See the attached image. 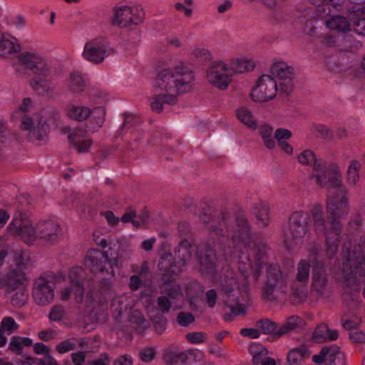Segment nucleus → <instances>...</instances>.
Segmentation results:
<instances>
[{"mask_svg":"<svg viewBox=\"0 0 365 365\" xmlns=\"http://www.w3.org/2000/svg\"><path fill=\"white\" fill-rule=\"evenodd\" d=\"M26 274L19 269H11L4 276L0 277V289H4L5 297L25 285Z\"/></svg>","mask_w":365,"mask_h":365,"instance_id":"obj_24","label":"nucleus"},{"mask_svg":"<svg viewBox=\"0 0 365 365\" xmlns=\"http://www.w3.org/2000/svg\"><path fill=\"white\" fill-rule=\"evenodd\" d=\"M31 108V100L29 98H24L12 117L20 121L21 130L26 132V135L30 142L41 145L48 138L49 126L44 117L38 114L30 116L29 113Z\"/></svg>","mask_w":365,"mask_h":365,"instance_id":"obj_5","label":"nucleus"},{"mask_svg":"<svg viewBox=\"0 0 365 365\" xmlns=\"http://www.w3.org/2000/svg\"><path fill=\"white\" fill-rule=\"evenodd\" d=\"M299 160H317L319 156L315 151L310 148H305L302 150L297 156Z\"/></svg>","mask_w":365,"mask_h":365,"instance_id":"obj_59","label":"nucleus"},{"mask_svg":"<svg viewBox=\"0 0 365 365\" xmlns=\"http://www.w3.org/2000/svg\"><path fill=\"white\" fill-rule=\"evenodd\" d=\"M326 26L331 30L344 33L350 30V24L346 17L336 16L326 21Z\"/></svg>","mask_w":365,"mask_h":365,"instance_id":"obj_37","label":"nucleus"},{"mask_svg":"<svg viewBox=\"0 0 365 365\" xmlns=\"http://www.w3.org/2000/svg\"><path fill=\"white\" fill-rule=\"evenodd\" d=\"M115 259H111L106 252L97 249H91L88 251L85 263L93 272H104L113 276V265L115 264Z\"/></svg>","mask_w":365,"mask_h":365,"instance_id":"obj_21","label":"nucleus"},{"mask_svg":"<svg viewBox=\"0 0 365 365\" xmlns=\"http://www.w3.org/2000/svg\"><path fill=\"white\" fill-rule=\"evenodd\" d=\"M38 338L44 341H48L56 338V332L52 329H46L38 333Z\"/></svg>","mask_w":365,"mask_h":365,"instance_id":"obj_60","label":"nucleus"},{"mask_svg":"<svg viewBox=\"0 0 365 365\" xmlns=\"http://www.w3.org/2000/svg\"><path fill=\"white\" fill-rule=\"evenodd\" d=\"M361 165L359 161H352L347 170L346 181L351 186H355L359 180V171Z\"/></svg>","mask_w":365,"mask_h":365,"instance_id":"obj_43","label":"nucleus"},{"mask_svg":"<svg viewBox=\"0 0 365 365\" xmlns=\"http://www.w3.org/2000/svg\"><path fill=\"white\" fill-rule=\"evenodd\" d=\"M311 294L317 297L327 298L331 294L328 275L324 265H314L312 276Z\"/></svg>","mask_w":365,"mask_h":365,"instance_id":"obj_23","label":"nucleus"},{"mask_svg":"<svg viewBox=\"0 0 365 365\" xmlns=\"http://www.w3.org/2000/svg\"><path fill=\"white\" fill-rule=\"evenodd\" d=\"M33 363L36 365H58L56 361L48 355L45 356L43 359H36Z\"/></svg>","mask_w":365,"mask_h":365,"instance_id":"obj_64","label":"nucleus"},{"mask_svg":"<svg viewBox=\"0 0 365 365\" xmlns=\"http://www.w3.org/2000/svg\"><path fill=\"white\" fill-rule=\"evenodd\" d=\"M66 115L69 118L78 122L85 121L90 118L86 127L90 131L96 132L104 123L106 110L101 106L91 109L86 106L71 103L66 108Z\"/></svg>","mask_w":365,"mask_h":365,"instance_id":"obj_10","label":"nucleus"},{"mask_svg":"<svg viewBox=\"0 0 365 365\" xmlns=\"http://www.w3.org/2000/svg\"><path fill=\"white\" fill-rule=\"evenodd\" d=\"M177 322L182 327H187L195 322V317L190 312H182L178 314Z\"/></svg>","mask_w":365,"mask_h":365,"instance_id":"obj_53","label":"nucleus"},{"mask_svg":"<svg viewBox=\"0 0 365 365\" xmlns=\"http://www.w3.org/2000/svg\"><path fill=\"white\" fill-rule=\"evenodd\" d=\"M303 165H309V161H303ZM310 165L313 167L314 171L309 176L310 179L315 178L317 184L320 187H324L327 184V178L328 190L339 189L338 194H340V190L345 187L342 185V177L336 164L331 163L327 166L324 161H313Z\"/></svg>","mask_w":365,"mask_h":365,"instance_id":"obj_11","label":"nucleus"},{"mask_svg":"<svg viewBox=\"0 0 365 365\" xmlns=\"http://www.w3.org/2000/svg\"><path fill=\"white\" fill-rule=\"evenodd\" d=\"M336 351L337 349L331 351V349L330 347L324 346L321 349L319 354H316L312 356V361L316 364H321L324 361L327 355H329L330 352H331L330 354V356H331L333 354H334L335 352H336Z\"/></svg>","mask_w":365,"mask_h":365,"instance_id":"obj_52","label":"nucleus"},{"mask_svg":"<svg viewBox=\"0 0 365 365\" xmlns=\"http://www.w3.org/2000/svg\"><path fill=\"white\" fill-rule=\"evenodd\" d=\"M197 256L202 272L211 273L215 270L217 258L215 251L210 245L200 246L197 249Z\"/></svg>","mask_w":365,"mask_h":365,"instance_id":"obj_25","label":"nucleus"},{"mask_svg":"<svg viewBox=\"0 0 365 365\" xmlns=\"http://www.w3.org/2000/svg\"><path fill=\"white\" fill-rule=\"evenodd\" d=\"M271 76L274 78L279 86V94L287 96L294 88V68L284 61L273 63L270 69Z\"/></svg>","mask_w":365,"mask_h":365,"instance_id":"obj_18","label":"nucleus"},{"mask_svg":"<svg viewBox=\"0 0 365 365\" xmlns=\"http://www.w3.org/2000/svg\"><path fill=\"white\" fill-rule=\"evenodd\" d=\"M232 76L228 71L225 60L215 61L207 68L206 79L207 82L217 89L226 90L232 81Z\"/></svg>","mask_w":365,"mask_h":365,"instance_id":"obj_17","label":"nucleus"},{"mask_svg":"<svg viewBox=\"0 0 365 365\" xmlns=\"http://www.w3.org/2000/svg\"><path fill=\"white\" fill-rule=\"evenodd\" d=\"M148 314L155 329L160 333L163 332L166 328V318L162 314L155 313V309L149 310Z\"/></svg>","mask_w":365,"mask_h":365,"instance_id":"obj_45","label":"nucleus"},{"mask_svg":"<svg viewBox=\"0 0 365 365\" xmlns=\"http://www.w3.org/2000/svg\"><path fill=\"white\" fill-rule=\"evenodd\" d=\"M230 214L223 211L220 215H202L201 222L208 235L217 240V249L226 261L237 257L238 270L247 275L255 270V278H259L262 269L269 260L270 249L264 241L254 242L250 225L247 219L238 217L235 227L230 225Z\"/></svg>","mask_w":365,"mask_h":365,"instance_id":"obj_1","label":"nucleus"},{"mask_svg":"<svg viewBox=\"0 0 365 365\" xmlns=\"http://www.w3.org/2000/svg\"><path fill=\"white\" fill-rule=\"evenodd\" d=\"M195 247L187 240L180 242L173 256L170 253L163 255L158 262V268L164 282H169L178 275L186 263L192 258Z\"/></svg>","mask_w":365,"mask_h":365,"instance_id":"obj_7","label":"nucleus"},{"mask_svg":"<svg viewBox=\"0 0 365 365\" xmlns=\"http://www.w3.org/2000/svg\"><path fill=\"white\" fill-rule=\"evenodd\" d=\"M339 272L344 288L358 290L365 279V250L361 244L343 252Z\"/></svg>","mask_w":365,"mask_h":365,"instance_id":"obj_4","label":"nucleus"},{"mask_svg":"<svg viewBox=\"0 0 365 365\" xmlns=\"http://www.w3.org/2000/svg\"><path fill=\"white\" fill-rule=\"evenodd\" d=\"M195 79V71L187 62L180 59H170L158 73L155 87L159 93L150 101L152 110L160 113L165 105H174L177 97L190 91Z\"/></svg>","mask_w":365,"mask_h":365,"instance_id":"obj_2","label":"nucleus"},{"mask_svg":"<svg viewBox=\"0 0 365 365\" xmlns=\"http://www.w3.org/2000/svg\"><path fill=\"white\" fill-rule=\"evenodd\" d=\"M190 54L201 61H205L211 58L210 52L202 47H195L192 48L190 51Z\"/></svg>","mask_w":365,"mask_h":365,"instance_id":"obj_54","label":"nucleus"},{"mask_svg":"<svg viewBox=\"0 0 365 365\" xmlns=\"http://www.w3.org/2000/svg\"><path fill=\"white\" fill-rule=\"evenodd\" d=\"M32 344V340L29 337L14 336L11 338L9 349L11 352L21 355L23 348L31 346Z\"/></svg>","mask_w":365,"mask_h":365,"instance_id":"obj_38","label":"nucleus"},{"mask_svg":"<svg viewBox=\"0 0 365 365\" xmlns=\"http://www.w3.org/2000/svg\"><path fill=\"white\" fill-rule=\"evenodd\" d=\"M29 294L26 285L15 289L14 292L9 294L7 297L10 298L11 303L14 307H21L24 306L28 300Z\"/></svg>","mask_w":365,"mask_h":365,"instance_id":"obj_39","label":"nucleus"},{"mask_svg":"<svg viewBox=\"0 0 365 365\" xmlns=\"http://www.w3.org/2000/svg\"><path fill=\"white\" fill-rule=\"evenodd\" d=\"M172 305V301L167 296H160L157 299L156 307L153 309L155 310V313L165 314L168 313L170 310Z\"/></svg>","mask_w":365,"mask_h":365,"instance_id":"obj_48","label":"nucleus"},{"mask_svg":"<svg viewBox=\"0 0 365 365\" xmlns=\"http://www.w3.org/2000/svg\"><path fill=\"white\" fill-rule=\"evenodd\" d=\"M217 294L214 289H209L205 293V302L210 308H213L217 303Z\"/></svg>","mask_w":365,"mask_h":365,"instance_id":"obj_58","label":"nucleus"},{"mask_svg":"<svg viewBox=\"0 0 365 365\" xmlns=\"http://www.w3.org/2000/svg\"><path fill=\"white\" fill-rule=\"evenodd\" d=\"M7 229L10 233L20 237L28 244L37 239V225L34 227L31 220L25 215L14 217Z\"/></svg>","mask_w":365,"mask_h":365,"instance_id":"obj_22","label":"nucleus"},{"mask_svg":"<svg viewBox=\"0 0 365 365\" xmlns=\"http://www.w3.org/2000/svg\"><path fill=\"white\" fill-rule=\"evenodd\" d=\"M314 131L319 134V136L324 139H330L332 137L331 130L327 126L319 124L314 125Z\"/></svg>","mask_w":365,"mask_h":365,"instance_id":"obj_61","label":"nucleus"},{"mask_svg":"<svg viewBox=\"0 0 365 365\" xmlns=\"http://www.w3.org/2000/svg\"><path fill=\"white\" fill-rule=\"evenodd\" d=\"M111 50L103 37H97L88 41L83 48L82 56L84 59L98 64L110 55Z\"/></svg>","mask_w":365,"mask_h":365,"instance_id":"obj_20","label":"nucleus"},{"mask_svg":"<svg viewBox=\"0 0 365 365\" xmlns=\"http://www.w3.org/2000/svg\"><path fill=\"white\" fill-rule=\"evenodd\" d=\"M259 134L263 143L269 149H273L275 147V140L272 136L273 128L267 124L263 125L259 130Z\"/></svg>","mask_w":365,"mask_h":365,"instance_id":"obj_41","label":"nucleus"},{"mask_svg":"<svg viewBox=\"0 0 365 365\" xmlns=\"http://www.w3.org/2000/svg\"><path fill=\"white\" fill-rule=\"evenodd\" d=\"M310 215L305 212H295L289 217L287 229L284 230V243L288 249L302 243L309 232Z\"/></svg>","mask_w":365,"mask_h":365,"instance_id":"obj_12","label":"nucleus"},{"mask_svg":"<svg viewBox=\"0 0 365 365\" xmlns=\"http://www.w3.org/2000/svg\"><path fill=\"white\" fill-rule=\"evenodd\" d=\"M277 93H279V90L274 78L270 75H262L258 78L250 96L254 102L266 103L275 98Z\"/></svg>","mask_w":365,"mask_h":365,"instance_id":"obj_16","label":"nucleus"},{"mask_svg":"<svg viewBox=\"0 0 365 365\" xmlns=\"http://www.w3.org/2000/svg\"><path fill=\"white\" fill-rule=\"evenodd\" d=\"M232 76L235 74L248 73L254 70L256 63L252 58L240 57L225 60Z\"/></svg>","mask_w":365,"mask_h":365,"instance_id":"obj_27","label":"nucleus"},{"mask_svg":"<svg viewBox=\"0 0 365 365\" xmlns=\"http://www.w3.org/2000/svg\"><path fill=\"white\" fill-rule=\"evenodd\" d=\"M310 215L312 218L314 232L317 235H323L325 236L326 255L329 259H332L338 252L341 235H337L334 241L336 245V250L334 252L333 255L329 254L328 252L329 245L327 243V236L329 235H332V236L335 235V232L334 230L331 229V225L329 220H326L325 219L322 205L319 203L313 205L310 210Z\"/></svg>","mask_w":365,"mask_h":365,"instance_id":"obj_14","label":"nucleus"},{"mask_svg":"<svg viewBox=\"0 0 365 365\" xmlns=\"http://www.w3.org/2000/svg\"><path fill=\"white\" fill-rule=\"evenodd\" d=\"M144 19L145 11L142 8L120 5L113 8L109 21L113 26L129 28L140 25Z\"/></svg>","mask_w":365,"mask_h":365,"instance_id":"obj_13","label":"nucleus"},{"mask_svg":"<svg viewBox=\"0 0 365 365\" xmlns=\"http://www.w3.org/2000/svg\"><path fill=\"white\" fill-rule=\"evenodd\" d=\"M19 326L15 319L11 317H4L0 325V331L9 335L19 329Z\"/></svg>","mask_w":365,"mask_h":365,"instance_id":"obj_47","label":"nucleus"},{"mask_svg":"<svg viewBox=\"0 0 365 365\" xmlns=\"http://www.w3.org/2000/svg\"><path fill=\"white\" fill-rule=\"evenodd\" d=\"M129 322L135 326V329L139 330V332H143L148 327V323L143 314L137 309L131 312L129 317Z\"/></svg>","mask_w":365,"mask_h":365,"instance_id":"obj_42","label":"nucleus"},{"mask_svg":"<svg viewBox=\"0 0 365 365\" xmlns=\"http://www.w3.org/2000/svg\"><path fill=\"white\" fill-rule=\"evenodd\" d=\"M242 276L244 277V283L241 287L232 273L227 276L222 282V292L225 297V303L229 307L231 312L236 314H245L247 304L250 301L247 278L250 274H252L255 281V270H252L247 275L243 274L240 270Z\"/></svg>","mask_w":365,"mask_h":365,"instance_id":"obj_6","label":"nucleus"},{"mask_svg":"<svg viewBox=\"0 0 365 365\" xmlns=\"http://www.w3.org/2000/svg\"><path fill=\"white\" fill-rule=\"evenodd\" d=\"M110 359L109 356L103 353L98 359L88 361V365H109Z\"/></svg>","mask_w":365,"mask_h":365,"instance_id":"obj_63","label":"nucleus"},{"mask_svg":"<svg viewBox=\"0 0 365 365\" xmlns=\"http://www.w3.org/2000/svg\"><path fill=\"white\" fill-rule=\"evenodd\" d=\"M155 356V351L152 347L143 349L140 352V357L144 362L148 363L151 361Z\"/></svg>","mask_w":365,"mask_h":365,"instance_id":"obj_57","label":"nucleus"},{"mask_svg":"<svg viewBox=\"0 0 365 365\" xmlns=\"http://www.w3.org/2000/svg\"><path fill=\"white\" fill-rule=\"evenodd\" d=\"M60 233V227L54 221H43L37 224V238L47 243L56 242Z\"/></svg>","mask_w":365,"mask_h":365,"instance_id":"obj_26","label":"nucleus"},{"mask_svg":"<svg viewBox=\"0 0 365 365\" xmlns=\"http://www.w3.org/2000/svg\"><path fill=\"white\" fill-rule=\"evenodd\" d=\"M56 282L54 276L43 274L34 280L32 297L34 302L39 306L51 304L54 298Z\"/></svg>","mask_w":365,"mask_h":365,"instance_id":"obj_15","label":"nucleus"},{"mask_svg":"<svg viewBox=\"0 0 365 365\" xmlns=\"http://www.w3.org/2000/svg\"><path fill=\"white\" fill-rule=\"evenodd\" d=\"M22 66L34 76L29 81L31 88L39 96H51L55 91L54 81L59 71L56 63L35 49L24 50L17 56L16 71L24 74Z\"/></svg>","mask_w":365,"mask_h":365,"instance_id":"obj_3","label":"nucleus"},{"mask_svg":"<svg viewBox=\"0 0 365 365\" xmlns=\"http://www.w3.org/2000/svg\"><path fill=\"white\" fill-rule=\"evenodd\" d=\"M76 344L73 339H66L56 346V350L61 354L67 353L70 351L76 349Z\"/></svg>","mask_w":365,"mask_h":365,"instance_id":"obj_51","label":"nucleus"},{"mask_svg":"<svg viewBox=\"0 0 365 365\" xmlns=\"http://www.w3.org/2000/svg\"><path fill=\"white\" fill-rule=\"evenodd\" d=\"M65 314V309L62 305H55L51 309L48 318L52 322H58L63 318Z\"/></svg>","mask_w":365,"mask_h":365,"instance_id":"obj_50","label":"nucleus"},{"mask_svg":"<svg viewBox=\"0 0 365 365\" xmlns=\"http://www.w3.org/2000/svg\"><path fill=\"white\" fill-rule=\"evenodd\" d=\"M292 137V132L286 128H277L274 132V138L277 140V143L286 141Z\"/></svg>","mask_w":365,"mask_h":365,"instance_id":"obj_56","label":"nucleus"},{"mask_svg":"<svg viewBox=\"0 0 365 365\" xmlns=\"http://www.w3.org/2000/svg\"><path fill=\"white\" fill-rule=\"evenodd\" d=\"M252 210L258 226L267 227L270 220L269 206L266 203L259 202L253 205Z\"/></svg>","mask_w":365,"mask_h":365,"instance_id":"obj_33","label":"nucleus"},{"mask_svg":"<svg viewBox=\"0 0 365 365\" xmlns=\"http://www.w3.org/2000/svg\"><path fill=\"white\" fill-rule=\"evenodd\" d=\"M18 39L9 35H0V56L9 57L21 51Z\"/></svg>","mask_w":365,"mask_h":365,"instance_id":"obj_29","label":"nucleus"},{"mask_svg":"<svg viewBox=\"0 0 365 365\" xmlns=\"http://www.w3.org/2000/svg\"><path fill=\"white\" fill-rule=\"evenodd\" d=\"M302 322V320L299 317L292 316L289 317L284 324L278 329L277 336L279 337L285 334L296 330L301 325Z\"/></svg>","mask_w":365,"mask_h":365,"instance_id":"obj_40","label":"nucleus"},{"mask_svg":"<svg viewBox=\"0 0 365 365\" xmlns=\"http://www.w3.org/2000/svg\"><path fill=\"white\" fill-rule=\"evenodd\" d=\"M307 283L293 280L290 284L289 298L295 305L304 302L307 299Z\"/></svg>","mask_w":365,"mask_h":365,"instance_id":"obj_30","label":"nucleus"},{"mask_svg":"<svg viewBox=\"0 0 365 365\" xmlns=\"http://www.w3.org/2000/svg\"><path fill=\"white\" fill-rule=\"evenodd\" d=\"M311 259H302L296 267V274L294 280L307 283L310 276Z\"/></svg>","mask_w":365,"mask_h":365,"instance_id":"obj_36","label":"nucleus"},{"mask_svg":"<svg viewBox=\"0 0 365 365\" xmlns=\"http://www.w3.org/2000/svg\"><path fill=\"white\" fill-rule=\"evenodd\" d=\"M309 355V349L306 346L302 345L289 351L287 359L289 365H299Z\"/></svg>","mask_w":365,"mask_h":365,"instance_id":"obj_35","label":"nucleus"},{"mask_svg":"<svg viewBox=\"0 0 365 365\" xmlns=\"http://www.w3.org/2000/svg\"><path fill=\"white\" fill-rule=\"evenodd\" d=\"M187 340L192 344H200L205 341L206 334L202 331H193L186 334Z\"/></svg>","mask_w":365,"mask_h":365,"instance_id":"obj_55","label":"nucleus"},{"mask_svg":"<svg viewBox=\"0 0 365 365\" xmlns=\"http://www.w3.org/2000/svg\"><path fill=\"white\" fill-rule=\"evenodd\" d=\"M340 199L338 200L329 199L327 202V208L328 213V220L331 225V229L334 230L335 235H329L327 236V243L329 245L328 252L329 254L333 255L336 250V245L334 243L335 237L337 235H341L342 230V225L339 218L344 215H346L349 212L348 207V196L347 190L346 187H342L340 190Z\"/></svg>","mask_w":365,"mask_h":365,"instance_id":"obj_8","label":"nucleus"},{"mask_svg":"<svg viewBox=\"0 0 365 365\" xmlns=\"http://www.w3.org/2000/svg\"><path fill=\"white\" fill-rule=\"evenodd\" d=\"M172 279L167 283L165 289V293L171 301L177 299L181 295V288L177 284H169ZM166 284V282H165Z\"/></svg>","mask_w":365,"mask_h":365,"instance_id":"obj_49","label":"nucleus"},{"mask_svg":"<svg viewBox=\"0 0 365 365\" xmlns=\"http://www.w3.org/2000/svg\"><path fill=\"white\" fill-rule=\"evenodd\" d=\"M266 282L263 292V298L269 301H275L287 297V279L278 264H268L265 273Z\"/></svg>","mask_w":365,"mask_h":365,"instance_id":"obj_9","label":"nucleus"},{"mask_svg":"<svg viewBox=\"0 0 365 365\" xmlns=\"http://www.w3.org/2000/svg\"><path fill=\"white\" fill-rule=\"evenodd\" d=\"M240 334L243 336L248 337L250 339H257L260 334L258 328H244L240 331Z\"/></svg>","mask_w":365,"mask_h":365,"instance_id":"obj_62","label":"nucleus"},{"mask_svg":"<svg viewBox=\"0 0 365 365\" xmlns=\"http://www.w3.org/2000/svg\"><path fill=\"white\" fill-rule=\"evenodd\" d=\"M236 116L238 120L251 130L257 129V120L251 109L246 106H242L237 109Z\"/></svg>","mask_w":365,"mask_h":365,"instance_id":"obj_32","label":"nucleus"},{"mask_svg":"<svg viewBox=\"0 0 365 365\" xmlns=\"http://www.w3.org/2000/svg\"><path fill=\"white\" fill-rule=\"evenodd\" d=\"M249 351L252 356V361L255 364H258L261 361L262 356L267 354V350L260 344L253 343L249 347Z\"/></svg>","mask_w":365,"mask_h":365,"instance_id":"obj_44","label":"nucleus"},{"mask_svg":"<svg viewBox=\"0 0 365 365\" xmlns=\"http://www.w3.org/2000/svg\"><path fill=\"white\" fill-rule=\"evenodd\" d=\"M257 327L264 334H274L277 336V326L276 323L268 319L259 320L257 322Z\"/></svg>","mask_w":365,"mask_h":365,"instance_id":"obj_46","label":"nucleus"},{"mask_svg":"<svg viewBox=\"0 0 365 365\" xmlns=\"http://www.w3.org/2000/svg\"><path fill=\"white\" fill-rule=\"evenodd\" d=\"M66 85L68 90L74 95L81 94L86 88V82L82 75L76 71L69 73L66 80Z\"/></svg>","mask_w":365,"mask_h":365,"instance_id":"obj_31","label":"nucleus"},{"mask_svg":"<svg viewBox=\"0 0 365 365\" xmlns=\"http://www.w3.org/2000/svg\"><path fill=\"white\" fill-rule=\"evenodd\" d=\"M312 338L318 343H322L327 340H336L338 338V331L336 329H329L325 324H321L316 328Z\"/></svg>","mask_w":365,"mask_h":365,"instance_id":"obj_34","label":"nucleus"},{"mask_svg":"<svg viewBox=\"0 0 365 365\" xmlns=\"http://www.w3.org/2000/svg\"><path fill=\"white\" fill-rule=\"evenodd\" d=\"M82 274L83 270L81 268H73L70 271L68 277L71 284L60 291L61 301H68L73 295L76 303L81 304L83 302L84 282Z\"/></svg>","mask_w":365,"mask_h":365,"instance_id":"obj_19","label":"nucleus"},{"mask_svg":"<svg viewBox=\"0 0 365 365\" xmlns=\"http://www.w3.org/2000/svg\"><path fill=\"white\" fill-rule=\"evenodd\" d=\"M86 130L78 128L68 134L70 143L78 153H87L93 143L91 138H86Z\"/></svg>","mask_w":365,"mask_h":365,"instance_id":"obj_28","label":"nucleus"}]
</instances>
